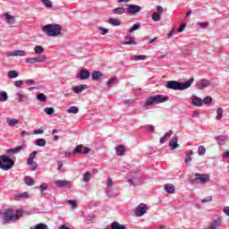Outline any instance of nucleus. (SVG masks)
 Listing matches in <instances>:
<instances>
[{"mask_svg": "<svg viewBox=\"0 0 229 229\" xmlns=\"http://www.w3.org/2000/svg\"><path fill=\"white\" fill-rule=\"evenodd\" d=\"M192 83H194L193 77L183 83L178 81H168L166 82V89H170L171 90H187V89H190Z\"/></svg>", "mask_w": 229, "mask_h": 229, "instance_id": "f257e3e1", "label": "nucleus"}, {"mask_svg": "<svg viewBox=\"0 0 229 229\" xmlns=\"http://www.w3.org/2000/svg\"><path fill=\"white\" fill-rule=\"evenodd\" d=\"M24 213L21 209H17L16 212L13 209L8 208L5 209L2 214L3 219L5 223H12L15 221H19Z\"/></svg>", "mask_w": 229, "mask_h": 229, "instance_id": "f03ea898", "label": "nucleus"}, {"mask_svg": "<svg viewBox=\"0 0 229 229\" xmlns=\"http://www.w3.org/2000/svg\"><path fill=\"white\" fill-rule=\"evenodd\" d=\"M62 25L60 24H47L42 27V31L47 37H62Z\"/></svg>", "mask_w": 229, "mask_h": 229, "instance_id": "7ed1b4c3", "label": "nucleus"}, {"mask_svg": "<svg viewBox=\"0 0 229 229\" xmlns=\"http://www.w3.org/2000/svg\"><path fill=\"white\" fill-rule=\"evenodd\" d=\"M165 101H169L168 96L163 95H156L152 97H148L145 102V106H151V105H160V103H165Z\"/></svg>", "mask_w": 229, "mask_h": 229, "instance_id": "20e7f679", "label": "nucleus"}, {"mask_svg": "<svg viewBox=\"0 0 229 229\" xmlns=\"http://www.w3.org/2000/svg\"><path fill=\"white\" fill-rule=\"evenodd\" d=\"M15 165V162L6 155L0 156V169L3 171H10Z\"/></svg>", "mask_w": 229, "mask_h": 229, "instance_id": "39448f33", "label": "nucleus"}, {"mask_svg": "<svg viewBox=\"0 0 229 229\" xmlns=\"http://www.w3.org/2000/svg\"><path fill=\"white\" fill-rule=\"evenodd\" d=\"M210 176L207 174H195L194 183H208Z\"/></svg>", "mask_w": 229, "mask_h": 229, "instance_id": "423d86ee", "label": "nucleus"}, {"mask_svg": "<svg viewBox=\"0 0 229 229\" xmlns=\"http://www.w3.org/2000/svg\"><path fill=\"white\" fill-rule=\"evenodd\" d=\"M148 209L149 208L146 204L144 203L140 204L135 209L136 217H142V216H144V214H146V212H148Z\"/></svg>", "mask_w": 229, "mask_h": 229, "instance_id": "0eeeda50", "label": "nucleus"}, {"mask_svg": "<svg viewBox=\"0 0 229 229\" xmlns=\"http://www.w3.org/2000/svg\"><path fill=\"white\" fill-rule=\"evenodd\" d=\"M46 60H47V56L38 55L37 57L27 58L26 64H42V62H46Z\"/></svg>", "mask_w": 229, "mask_h": 229, "instance_id": "6e6552de", "label": "nucleus"}, {"mask_svg": "<svg viewBox=\"0 0 229 229\" xmlns=\"http://www.w3.org/2000/svg\"><path fill=\"white\" fill-rule=\"evenodd\" d=\"M127 11L126 13L129 15H137L140 10H142V7L140 5H135V4H128L127 5Z\"/></svg>", "mask_w": 229, "mask_h": 229, "instance_id": "1a4fd4ad", "label": "nucleus"}, {"mask_svg": "<svg viewBox=\"0 0 229 229\" xmlns=\"http://www.w3.org/2000/svg\"><path fill=\"white\" fill-rule=\"evenodd\" d=\"M76 78L79 80H89L90 78V72L87 69L81 70L80 72L77 73Z\"/></svg>", "mask_w": 229, "mask_h": 229, "instance_id": "9d476101", "label": "nucleus"}, {"mask_svg": "<svg viewBox=\"0 0 229 229\" xmlns=\"http://www.w3.org/2000/svg\"><path fill=\"white\" fill-rule=\"evenodd\" d=\"M22 149H26V145H20V146L16 147L15 148L6 149L5 153H7V155H15L17 153H21V151H22Z\"/></svg>", "mask_w": 229, "mask_h": 229, "instance_id": "9b49d317", "label": "nucleus"}, {"mask_svg": "<svg viewBox=\"0 0 229 229\" xmlns=\"http://www.w3.org/2000/svg\"><path fill=\"white\" fill-rule=\"evenodd\" d=\"M168 146L170 149H177V148H180V144H178V136L174 135L172 140L169 141Z\"/></svg>", "mask_w": 229, "mask_h": 229, "instance_id": "f8f14e48", "label": "nucleus"}, {"mask_svg": "<svg viewBox=\"0 0 229 229\" xmlns=\"http://www.w3.org/2000/svg\"><path fill=\"white\" fill-rule=\"evenodd\" d=\"M87 89H89V86L87 84H81L79 86H74L72 88V91L74 92V94H81V92H83V90H87Z\"/></svg>", "mask_w": 229, "mask_h": 229, "instance_id": "ddd939ff", "label": "nucleus"}, {"mask_svg": "<svg viewBox=\"0 0 229 229\" xmlns=\"http://www.w3.org/2000/svg\"><path fill=\"white\" fill-rule=\"evenodd\" d=\"M55 185L60 188L68 187L69 189H71V182L65 180H56L55 181Z\"/></svg>", "mask_w": 229, "mask_h": 229, "instance_id": "4468645a", "label": "nucleus"}, {"mask_svg": "<svg viewBox=\"0 0 229 229\" xmlns=\"http://www.w3.org/2000/svg\"><path fill=\"white\" fill-rule=\"evenodd\" d=\"M28 53L24 50H16L13 52H8L6 56H27Z\"/></svg>", "mask_w": 229, "mask_h": 229, "instance_id": "2eb2a0df", "label": "nucleus"}, {"mask_svg": "<svg viewBox=\"0 0 229 229\" xmlns=\"http://www.w3.org/2000/svg\"><path fill=\"white\" fill-rule=\"evenodd\" d=\"M209 85H210V81L205 80V79L199 81L198 83H197V87L200 90H203L204 89H207V87H209Z\"/></svg>", "mask_w": 229, "mask_h": 229, "instance_id": "dca6fc26", "label": "nucleus"}, {"mask_svg": "<svg viewBox=\"0 0 229 229\" xmlns=\"http://www.w3.org/2000/svg\"><path fill=\"white\" fill-rule=\"evenodd\" d=\"M125 40H129V41H125L123 43V46H137V43L135 42V38L127 35L125 37Z\"/></svg>", "mask_w": 229, "mask_h": 229, "instance_id": "f3484780", "label": "nucleus"}, {"mask_svg": "<svg viewBox=\"0 0 229 229\" xmlns=\"http://www.w3.org/2000/svg\"><path fill=\"white\" fill-rule=\"evenodd\" d=\"M164 190L165 192H167V194H174V192H176V188H174V186L171 183L165 184Z\"/></svg>", "mask_w": 229, "mask_h": 229, "instance_id": "a211bd4d", "label": "nucleus"}, {"mask_svg": "<svg viewBox=\"0 0 229 229\" xmlns=\"http://www.w3.org/2000/svg\"><path fill=\"white\" fill-rule=\"evenodd\" d=\"M15 99L16 101H18V103H24V101L28 99V97H26V95L21 94V92H16Z\"/></svg>", "mask_w": 229, "mask_h": 229, "instance_id": "6ab92c4d", "label": "nucleus"}, {"mask_svg": "<svg viewBox=\"0 0 229 229\" xmlns=\"http://www.w3.org/2000/svg\"><path fill=\"white\" fill-rule=\"evenodd\" d=\"M126 12L127 9L124 6L113 9V13H114V15H123V13H126Z\"/></svg>", "mask_w": 229, "mask_h": 229, "instance_id": "aec40b11", "label": "nucleus"}, {"mask_svg": "<svg viewBox=\"0 0 229 229\" xmlns=\"http://www.w3.org/2000/svg\"><path fill=\"white\" fill-rule=\"evenodd\" d=\"M217 144H219L220 146H225V143L226 142V139H228V137L225 136V135H220L215 138Z\"/></svg>", "mask_w": 229, "mask_h": 229, "instance_id": "412c9836", "label": "nucleus"}, {"mask_svg": "<svg viewBox=\"0 0 229 229\" xmlns=\"http://www.w3.org/2000/svg\"><path fill=\"white\" fill-rule=\"evenodd\" d=\"M115 152L118 157H123L124 153L126 152V148L123 145H119L115 148Z\"/></svg>", "mask_w": 229, "mask_h": 229, "instance_id": "4be33fe9", "label": "nucleus"}, {"mask_svg": "<svg viewBox=\"0 0 229 229\" xmlns=\"http://www.w3.org/2000/svg\"><path fill=\"white\" fill-rule=\"evenodd\" d=\"M192 105L194 106H203V99L199 97H195L192 98Z\"/></svg>", "mask_w": 229, "mask_h": 229, "instance_id": "5701e85b", "label": "nucleus"}, {"mask_svg": "<svg viewBox=\"0 0 229 229\" xmlns=\"http://www.w3.org/2000/svg\"><path fill=\"white\" fill-rule=\"evenodd\" d=\"M6 123L8 124V126L13 127V126H17V124H19V120L11 118V117H7Z\"/></svg>", "mask_w": 229, "mask_h": 229, "instance_id": "b1692460", "label": "nucleus"}, {"mask_svg": "<svg viewBox=\"0 0 229 229\" xmlns=\"http://www.w3.org/2000/svg\"><path fill=\"white\" fill-rule=\"evenodd\" d=\"M103 73L99 71H94L91 73V78L93 81H98V80H99V78H102Z\"/></svg>", "mask_w": 229, "mask_h": 229, "instance_id": "393cba45", "label": "nucleus"}, {"mask_svg": "<svg viewBox=\"0 0 229 229\" xmlns=\"http://www.w3.org/2000/svg\"><path fill=\"white\" fill-rule=\"evenodd\" d=\"M192 155H194V151L189 150L185 155L184 162L185 164H191L192 162Z\"/></svg>", "mask_w": 229, "mask_h": 229, "instance_id": "a878e982", "label": "nucleus"}, {"mask_svg": "<svg viewBox=\"0 0 229 229\" xmlns=\"http://www.w3.org/2000/svg\"><path fill=\"white\" fill-rule=\"evenodd\" d=\"M107 22L111 24V26H121V20L117 18H109Z\"/></svg>", "mask_w": 229, "mask_h": 229, "instance_id": "bb28decb", "label": "nucleus"}, {"mask_svg": "<svg viewBox=\"0 0 229 229\" xmlns=\"http://www.w3.org/2000/svg\"><path fill=\"white\" fill-rule=\"evenodd\" d=\"M110 229H126V225L119 224V222L114 221L111 224Z\"/></svg>", "mask_w": 229, "mask_h": 229, "instance_id": "cd10ccee", "label": "nucleus"}, {"mask_svg": "<svg viewBox=\"0 0 229 229\" xmlns=\"http://www.w3.org/2000/svg\"><path fill=\"white\" fill-rule=\"evenodd\" d=\"M173 133V131H168L162 138L159 139L160 143L164 144V142H165L169 137H172Z\"/></svg>", "mask_w": 229, "mask_h": 229, "instance_id": "c85d7f7f", "label": "nucleus"}, {"mask_svg": "<svg viewBox=\"0 0 229 229\" xmlns=\"http://www.w3.org/2000/svg\"><path fill=\"white\" fill-rule=\"evenodd\" d=\"M19 73L15 70H11L7 73V77L10 78V80H13L15 78H18Z\"/></svg>", "mask_w": 229, "mask_h": 229, "instance_id": "c756f323", "label": "nucleus"}, {"mask_svg": "<svg viewBox=\"0 0 229 229\" xmlns=\"http://www.w3.org/2000/svg\"><path fill=\"white\" fill-rule=\"evenodd\" d=\"M8 101V93L6 91H0V103Z\"/></svg>", "mask_w": 229, "mask_h": 229, "instance_id": "7c9ffc66", "label": "nucleus"}, {"mask_svg": "<svg viewBox=\"0 0 229 229\" xmlns=\"http://www.w3.org/2000/svg\"><path fill=\"white\" fill-rule=\"evenodd\" d=\"M36 146H38L39 148H44V146H46V139L39 138L36 140Z\"/></svg>", "mask_w": 229, "mask_h": 229, "instance_id": "2f4dec72", "label": "nucleus"}, {"mask_svg": "<svg viewBox=\"0 0 229 229\" xmlns=\"http://www.w3.org/2000/svg\"><path fill=\"white\" fill-rule=\"evenodd\" d=\"M225 111L223 110V107H219L216 110V121H221V119H223V113Z\"/></svg>", "mask_w": 229, "mask_h": 229, "instance_id": "473e14b6", "label": "nucleus"}, {"mask_svg": "<svg viewBox=\"0 0 229 229\" xmlns=\"http://www.w3.org/2000/svg\"><path fill=\"white\" fill-rule=\"evenodd\" d=\"M25 183L29 187H31V186L35 185V181L33 180V178L27 176V177H25Z\"/></svg>", "mask_w": 229, "mask_h": 229, "instance_id": "72a5a7b5", "label": "nucleus"}, {"mask_svg": "<svg viewBox=\"0 0 229 229\" xmlns=\"http://www.w3.org/2000/svg\"><path fill=\"white\" fill-rule=\"evenodd\" d=\"M38 152L37 150H34L29 157V159L27 161V164H31V162H33V160H35L37 154Z\"/></svg>", "mask_w": 229, "mask_h": 229, "instance_id": "f704fd0d", "label": "nucleus"}, {"mask_svg": "<svg viewBox=\"0 0 229 229\" xmlns=\"http://www.w3.org/2000/svg\"><path fill=\"white\" fill-rule=\"evenodd\" d=\"M128 182L133 187H135V185H140V180H139L138 178L129 179Z\"/></svg>", "mask_w": 229, "mask_h": 229, "instance_id": "c9c22d12", "label": "nucleus"}, {"mask_svg": "<svg viewBox=\"0 0 229 229\" xmlns=\"http://www.w3.org/2000/svg\"><path fill=\"white\" fill-rule=\"evenodd\" d=\"M37 99L42 103H46V101H47V97H46L44 93H39L37 95Z\"/></svg>", "mask_w": 229, "mask_h": 229, "instance_id": "e433bc0d", "label": "nucleus"}, {"mask_svg": "<svg viewBox=\"0 0 229 229\" xmlns=\"http://www.w3.org/2000/svg\"><path fill=\"white\" fill-rule=\"evenodd\" d=\"M115 81H117L116 77H113V78L109 79L106 82L107 87H109V89L114 87V85L115 84Z\"/></svg>", "mask_w": 229, "mask_h": 229, "instance_id": "4c0bfd02", "label": "nucleus"}, {"mask_svg": "<svg viewBox=\"0 0 229 229\" xmlns=\"http://www.w3.org/2000/svg\"><path fill=\"white\" fill-rule=\"evenodd\" d=\"M66 112H67L68 114H78V112H80V109H78L77 106H71L70 108H68V109L66 110Z\"/></svg>", "mask_w": 229, "mask_h": 229, "instance_id": "58836bf2", "label": "nucleus"}, {"mask_svg": "<svg viewBox=\"0 0 229 229\" xmlns=\"http://www.w3.org/2000/svg\"><path fill=\"white\" fill-rule=\"evenodd\" d=\"M161 19H162V16H160L158 13H152V21H154V22H158L161 21Z\"/></svg>", "mask_w": 229, "mask_h": 229, "instance_id": "ea45409f", "label": "nucleus"}, {"mask_svg": "<svg viewBox=\"0 0 229 229\" xmlns=\"http://www.w3.org/2000/svg\"><path fill=\"white\" fill-rule=\"evenodd\" d=\"M34 53H36V55H42V53H44V47H42V46H36L34 47Z\"/></svg>", "mask_w": 229, "mask_h": 229, "instance_id": "a19ab883", "label": "nucleus"}, {"mask_svg": "<svg viewBox=\"0 0 229 229\" xmlns=\"http://www.w3.org/2000/svg\"><path fill=\"white\" fill-rule=\"evenodd\" d=\"M74 155H78L81 153H83V145H78L74 149H73Z\"/></svg>", "mask_w": 229, "mask_h": 229, "instance_id": "79ce46f5", "label": "nucleus"}, {"mask_svg": "<svg viewBox=\"0 0 229 229\" xmlns=\"http://www.w3.org/2000/svg\"><path fill=\"white\" fill-rule=\"evenodd\" d=\"M5 18H6V21L9 23V24H13V22H15V18H13V16L8 14V13H5Z\"/></svg>", "mask_w": 229, "mask_h": 229, "instance_id": "37998d69", "label": "nucleus"}, {"mask_svg": "<svg viewBox=\"0 0 229 229\" xmlns=\"http://www.w3.org/2000/svg\"><path fill=\"white\" fill-rule=\"evenodd\" d=\"M207 153V149L205 148L204 146H199L198 148V154L199 157H203Z\"/></svg>", "mask_w": 229, "mask_h": 229, "instance_id": "c03bdc74", "label": "nucleus"}, {"mask_svg": "<svg viewBox=\"0 0 229 229\" xmlns=\"http://www.w3.org/2000/svg\"><path fill=\"white\" fill-rule=\"evenodd\" d=\"M30 229H49V227H47V225L41 223V224L36 225L35 228L30 227Z\"/></svg>", "mask_w": 229, "mask_h": 229, "instance_id": "a18cd8bd", "label": "nucleus"}, {"mask_svg": "<svg viewBox=\"0 0 229 229\" xmlns=\"http://www.w3.org/2000/svg\"><path fill=\"white\" fill-rule=\"evenodd\" d=\"M131 60H134L136 62H139V60H146V55H132L131 57Z\"/></svg>", "mask_w": 229, "mask_h": 229, "instance_id": "49530a36", "label": "nucleus"}, {"mask_svg": "<svg viewBox=\"0 0 229 229\" xmlns=\"http://www.w3.org/2000/svg\"><path fill=\"white\" fill-rule=\"evenodd\" d=\"M140 24L137 22L131 29H129V33H133V31H137V30H140Z\"/></svg>", "mask_w": 229, "mask_h": 229, "instance_id": "de8ad7c7", "label": "nucleus"}, {"mask_svg": "<svg viewBox=\"0 0 229 229\" xmlns=\"http://www.w3.org/2000/svg\"><path fill=\"white\" fill-rule=\"evenodd\" d=\"M45 114H47V115H53V114H55V108L53 107H46L44 109Z\"/></svg>", "mask_w": 229, "mask_h": 229, "instance_id": "09e8293b", "label": "nucleus"}, {"mask_svg": "<svg viewBox=\"0 0 229 229\" xmlns=\"http://www.w3.org/2000/svg\"><path fill=\"white\" fill-rule=\"evenodd\" d=\"M46 8H53V2L51 0H41Z\"/></svg>", "mask_w": 229, "mask_h": 229, "instance_id": "8fccbe9b", "label": "nucleus"}, {"mask_svg": "<svg viewBox=\"0 0 229 229\" xmlns=\"http://www.w3.org/2000/svg\"><path fill=\"white\" fill-rule=\"evenodd\" d=\"M28 165H30V171H36L38 167V164L35 161H31V163H27Z\"/></svg>", "mask_w": 229, "mask_h": 229, "instance_id": "3c124183", "label": "nucleus"}, {"mask_svg": "<svg viewBox=\"0 0 229 229\" xmlns=\"http://www.w3.org/2000/svg\"><path fill=\"white\" fill-rule=\"evenodd\" d=\"M209 103H212V98L211 97H206L203 100H202V105H209Z\"/></svg>", "mask_w": 229, "mask_h": 229, "instance_id": "603ef678", "label": "nucleus"}, {"mask_svg": "<svg viewBox=\"0 0 229 229\" xmlns=\"http://www.w3.org/2000/svg\"><path fill=\"white\" fill-rule=\"evenodd\" d=\"M90 181V172H86L84 174L83 182H89Z\"/></svg>", "mask_w": 229, "mask_h": 229, "instance_id": "864d4df0", "label": "nucleus"}, {"mask_svg": "<svg viewBox=\"0 0 229 229\" xmlns=\"http://www.w3.org/2000/svg\"><path fill=\"white\" fill-rule=\"evenodd\" d=\"M47 187H49V185H47V183H42V184L39 186V191H40V192L45 191L46 189H47Z\"/></svg>", "mask_w": 229, "mask_h": 229, "instance_id": "5fc2aeb1", "label": "nucleus"}, {"mask_svg": "<svg viewBox=\"0 0 229 229\" xmlns=\"http://www.w3.org/2000/svg\"><path fill=\"white\" fill-rule=\"evenodd\" d=\"M197 24L203 30L207 29L208 27V22H198Z\"/></svg>", "mask_w": 229, "mask_h": 229, "instance_id": "6e6d98bb", "label": "nucleus"}, {"mask_svg": "<svg viewBox=\"0 0 229 229\" xmlns=\"http://www.w3.org/2000/svg\"><path fill=\"white\" fill-rule=\"evenodd\" d=\"M209 201H212V196H208V197L204 198L201 200V203H208Z\"/></svg>", "mask_w": 229, "mask_h": 229, "instance_id": "4d7b16f0", "label": "nucleus"}, {"mask_svg": "<svg viewBox=\"0 0 229 229\" xmlns=\"http://www.w3.org/2000/svg\"><path fill=\"white\" fill-rule=\"evenodd\" d=\"M186 26H187V23H182L180 25V27L178 28V32L182 33V31H183V30H185Z\"/></svg>", "mask_w": 229, "mask_h": 229, "instance_id": "13d9d810", "label": "nucleus"}, {"mask_svg": "<svg viewBox=\"0 0 229 229\" xmlns=\"http://www.w3.org/2000/svg\"><path fill=\"white\" fill-rule=\"evenodd\" d=\"M98 31H102V35H106V33H108V30L103 27H98Z\"/></svg>", "mask_w": 229, "mask_h": 229, "instance_id": "bf43d9fd", "label": "nucleus"}, {"mask_svg": "<svg viewBox=\"0 0 229 229\" xmlns=\"http://www.w3.org/2000/svg\"><path fill=\"white\" fill-rule=\"evenodd\" d=\"M15 87L19 88L21 87V85H24V81H16L14 82Z\"/></svg>", "mask_w": 229, "mask_h": 229, "instance_id": "052dcab7", "label": "nucleus"}, {"mask_svg": "<svg viewBox=\"0 0 229 229\" xmlns=\"http://www.w3.org/2000/svg\"><path fill=\"white\" fill-rule=\"evenodd\" d=\"M62 167H64V162L63 161H57V171H61Z\"/></svg>", "mask_w": 229, "mask_h": 229, "instance_id": "680f3d73", "label": "nucleus"}, {"mask_svg": "<svg viewBox=\"0 0 229 229\" xmlns=\"http://www.w3.org/2000/svg\"><path fill=\"white\" fill-rule=\"evenodd\" d=\"M106 195L109 197V198H114L115 195H114V193H112V190H110V188H108L106 190Z\"/></svg>", "mask_w": 229, "mask_h": 229, "instance_id": "e2e57ef3", "label": "nucleus"}, {"mask_svg": "<svg viewBox=\"0 0 229 229\" xmlns=\"http://www.w3.org/2000/svg\"><path fill=\"white\" fill-rule=\"evenodd\" d=\"M34 135H42V133H44V130L39 129V130H35L33 131Z\"/></svg>", "mask_w": 229, "mask_h": 229, "instance_id": "0e129e2a", "label": "nucleus"}, {"mask_svg": "<svg viewBox=\"0 0 229 229\" xmlns=\"http://www.w3.org/2000/svg\"><path fill=\"white\" fill-rule=\"evenodd\" d=\"M224 214L229 217V207H225L223 209Z\"/></svg>", "mask_w": 229, "mask_h": 229, "instance_id": "69168bd1", "label": "nucleus"}, {"mask_svg": "<svg viewBox=\"0 0 229 229\" xmlns=\"http://www.w3.org/2000/svg\"><path fill=\"white\" fill-rule=\"evenodd\" d=\"M18 198H28V192L20 193L17 196Z\"/></svg>", "mask_w": 229, "mask_h": 229, "instance_id": "338daca9", "label": "nucleus"}, {"mask_svg": "<svg viewBox=\"0 0 229 229\" xmlns=\"http://www.w3.org/2000/svg\"><path fill=\"white\" fill-rule=\"evenodd\" d=\"M26 84L27 85H35V81L34 80H27Z\"/></svg>", "mask_w": 229, "mask_h": 229, "instance_id": "774afa93", "label": "nucleus"}]
</instances>
